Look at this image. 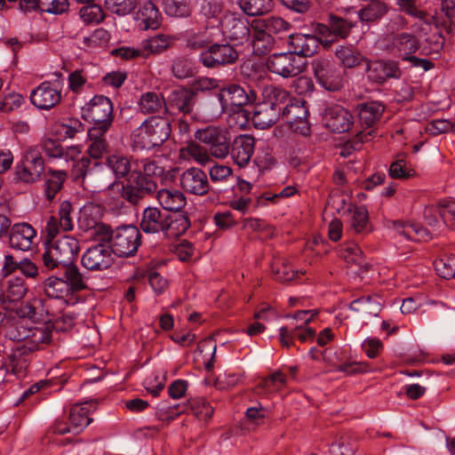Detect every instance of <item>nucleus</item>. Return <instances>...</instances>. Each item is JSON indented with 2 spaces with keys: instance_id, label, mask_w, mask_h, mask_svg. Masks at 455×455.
<instances>
[{
  "instance_id": "obj_27",
  "label": "nucleus",
  "mask_w": 455,
  "mask_h": 455,
  "mask_svg": "<svg viewBox=\"0 0 455 455\" xmlns=\"http://www.w3.org/2000/svg\"><path fill=\"white\" fill-rule=\"evenodd\" d=\"M153 148L160 147L171 134V124L166 118L150 116L144 121Z\"/></svg>"
},
{
  "instance_id": "obj_6",
  "label": "nucleus",
  "mask_w": 455,
  "mask_h": 455,
  "mask_svg": "<svg viewBox=\"0 0 455 455\" xmlns=\"http://www.w3.org/2000/svg\"><path fill=\"white\" fill-rule=\"evenodd\" d=\"M197 102V94L188 87H180L171 91L166 99V111L168 113H181L194 121H205L195 108Z\"/></svg>"
},
{
  "instance_id": "obj_59",
  "label": "nucleus",
  "mask_w": 455,
  "mask_h": 455,
  "mask_svg": "<svg viewBox=\"0 0 455 455\" xmlns=\"http://www.w3.org/2000/svg\"><path fill=\"white\" fill-rule=\"evenodd\" d=\"M273 274L275 280L286 283L303 275L305 272L293 269L287 260L283 259L280 265L273 266Z\"/></svg>"
},
{
  "instance_id": "obj_64",
  "label": "nucleus",
  "mask_w": 455,
  "mask_h": 455,
  "mask_svg": "<svg viewBox=\"0 0 455 455\" xmlns=\"http://www.w3.org/2000/svg\"><path fill=\"white\" fill-rule=\"evenodd\" d=\"M437 275L444 279L455 277V256H445L434 262Z\"/></svg>"
},
{
  "instance_id": "obj_25",
  "label": "nucleus",
  "mask_w": 455,
  "mask_h": 455,
  "mask_svg": "<svg viewBox=\"0 0 455 455\" xmlns=\"http://www.w3.org/2000/svg\"><path fill=\"white\" fill-rule=\"evenodd\" d=\"M9 244L12 249L28 251L31 249L36 236V229L28 223H15L8 230Z\"/></svg>"
},
{
  "instance_id": "obj_47",
  "label": "nucleus",
  "mask_w": 455,
  "mask_h": 455,
  "mask_svg": "<svg viewBox=\"0 0 455 455\" xmlns=\"http://www.w3.org/2000/svg\"><path fill=\"white\" fill-rule=\"evenodd\" d=\"M60 271L64 273V280L70 286L72 293L87 289L86 279L75 264V261L68 267H65Z\"/></svg>"
},
{
  "instance_id": "obj_20",
  "label": "nucleus",
  "mask_w": 455,
  "mask_h": 455,
  "mask_svg": "<svg viewBox=\"0 0 455 455\" xmlns=\"http://www.w3.org/2000/svg\"><path fill=\"white\" fill-rule=\"evenodd\" d=\"M180 182L185 192L195 196H204L211 188L207 174L197 167L184 171L180 177Z\"/></svg>"
},
{
  "instance_id": "obj_63",
  "label": "nucleus",
  "mask_w": 455,
  "mask_h": 455,
  "mask_svg": "<svg viewBox=\"0 0 455 455\" xmlns=\"http://www.w3.org/2000/svg\"><path fill=\"white\" fill-rule=\"evenodd\" d=\"M172 73L176 78L182 80L192 77L195 75V68L191 60L179 57L172 61Z\"/></svg>"
},
{
  "instance_id": "obj_57",
  "label": "nucleus",
  "mask_w": 455,
  "mask_h": 455,
  "mask_svg": "<svg viewBox=\"0 0 455 455\" xmlns=\"http://www.w3.org/2000/svg\"><path fill=\"white\" fill-rule=\"evenodd\" d=\"M78 14L85 25L100 24L105 19L103 9L96 4L83 6Z\"/></svg>"
},
{
  "instance_id": "obj_11",
  "label": "nucleus",
  "mask_w": 455,
  "mask_h": 455,
  "mask_svg": "<svg viewBox=\"0 0 455 455\" xmlns=\"http://www.w3.org/2000/svg\"><path fill=\"white\" fill-rule=\"evenodd\" d=\"M266 66L268 71L283 78L297 76L303 71L301 59L292 52L269 55Z\"/></svg>"
},
{
  "instance_id": "obj_54",
  "label": "nucleus",
  "mask_w": 455,
  "mask_h": 455,
  "mask_svg": "<svg viewBox=\"0 0 455 455\" xmlns=\"http://www.w3.org/2000/svg\"><path fill=\"white\" fill-rule=\"evenodd\" d=\"M238 4L243 12L249 16H261L273 8L272 0H239Z\"/></svg>"
},
{
  "instance_id": "obj_14",
  "label": "nucleus",
  "mask_w": 455,
  "mask_h": 455,
  "mask_svg": "<svg viewBox=\"0 0 455 455\" xmlns=\"http://www.w3.org/2000/svg\"><path fill=\"white\" fill-rule=\"evenodd\" d=\"M12 339L22 341L21 346L31 349V352L42 349L44 345L52 341V331L49 324L41 326L25 327L20 325L17 330V334L11 337Z\"/></svg>"
},
{
  "instance_id": "obj_53",
  "label": "nucleus",
  "mask_w": 455,
  "mask_h": 455,
  "mask_svg": "<svg viewBox=\"0 0 455 455\" xmlns=\"http://www.w3.org/2000/svg\"><path fill=\"white\" fill-rule=\"evenodd\" d=\"M188 403L184 404H168L167 403L163 402L157 405L156 415L159 420L172 421L180 414L188 412Z\"/></svg>"
},
{
  "instance_id": "obj_36",
  "label": "nucleus",
  "mask_w": 455,
  "mask_h": 455,
  "mask_svg": "<svg viewBox=\"0 0 455 455\" xmlns=\"http://www.w3.org/2000/svg\"><path fill=\"white\" fill-rule=\"evenodd\" d=\"M334 53L345 68H354L363 62H367V59L353 45H339Z\"/></svg>"
},
{
  "instance_id": "obj_23",
  "label": "nucleus",
  "mask_w": 455,
  "mask_h": 455,
  "mask_svg": "<svg viewBox=\"0 0 455 455\" xmlns=\"http://www.w3.org/2000/svg\"><path fill=\"white\" fill-rule=\"evenodd\" d=\"M366 73L369 80L377 84H383L389 78H400L402 71L396 61L374 60L366 62Z\"/></svg>"
},
{
  "instance_id": "obj_42",
  "label": "nucleus",
  "mask_w": 455,
  "mask_h": 455,
  "mask_svg": "<svg viewBox=\"0 0 455 455\" xmlns=\"http://www.w3.org/2000/svg\"><path fill=\"white\" fill-rule=\"evenodd\" d=\"M44 195L47 201L52 202L61 190L67 174L63 171L49 169L44 173Z\"/></svg>"
},
{
  "instance_id": "obj_44",
  "label": "nucleus",
  "mask_w": 455,
  "mask_h": 455,
  "mask_svg": "<svg viewBox=\"0 0 455 455\" xmlns=\"http://www.w3.org/2000/svg\"><path fill=\"white\" fill-rule=\"evenodd\" d=\"M338 256L350 265L363 267L364 263L363 251L352 241L345 242L339 246Z\"/></svg>"
},
{
  "instance_id": "obj_9",
  "label": "nucleus",
  "mask_w": 455,
  "mask_h": 455,
  "mask_svg": "<svg viewBox=\"0 0 455 455\" xmlns=\"http://www.w3.org/2000/svg\"><path fill=\"white\" fill-rule=\"evenodd\" d=\"M238 58L239 52L230 44L215 43L200 52L199 62L207 68H220L235 64Z\"/></svg>"
},
{
  "instance_id": "obj_52",
  "label": "nucleus",
  "mask_w": 455,
  "mask_h": 455,
  "mask_svg": "<svg viewBox=\"0 0 455 455\" xmlns=\"http://www.w3.org/2000/svg\"><path fill=\"white\" fill-rule=\"evenodd\" d=\"M27 292L24 280L21 277H14L8 281L5 291L0 297V301L4 304L5 301L16 302L20 300Z\"/></svg>"
},
{
  "instance_id": "obj_55",
  "label": "nucleus",
  "mask_w": 455,
  "mask_h": 455,
  "mask_svg": "<svg viewBox=\"0 0 455 455\" xmlns=\"http://www.w3.org/2000/svg\"><path fill=\"white\" fill-rule=\"evenodd\" d=\"M189 410L199 419L208 421L213 414V407L204 397H195L188 400Z\"/></svg>"
},
{
  "instance_id": "obj_43",
  "label": "nucleus",
  "mask_w": 455,
  "mask_h": 455,
  "mask_svg": "<svg viewBox=\"0 0 455 455\" xmlns=\"http://www.w3.org/2000/svg\"><path fill=\"white\" fill-rule=\"evenodd\" d=\"M291 27L288 21L278 16H271L265 20H253L251 21L252 29L264 28L270 35L286 32L290 30Z\"/></svg>"
},
{
  "instance_id": "obj_38",
  "label": "nucleus",
  "mask_w": 455,
  "mask_h": 455,
  "mask_svg": "<svg viewBox=\"0 0 455 455\" xmlns=\"http://www.w3.org/2000/svg\"><path fill=\"white\" fill-rule=\"evenodd\" d=\"M388 5L379 0H371L357 14L362 22L373 23L380 20L388 12Z\"/></svg>"
},
{
  "instance_id": "obj_22",
  "label": "nucleus",
  "mask_w": 455,
  "mask_h": 455,
  "mask_svg": "<svg viewBox=\"0 0 455 455\" xmlns=\"http://www.w3.org/2000/svg\"><path fill=\"white\" fill-rule=\"evenodd\" d=\"M221 28L224 35L238 44L248 41L252 30L251 23L247 19L236 17L235 14H228L223 18Z\"/></svg>"
},
{
  "instance_id": "obj_26",
  "label": "nucleus",
  "mask_w": 455,
  "mask_h": 455,
  "mask_svg": "<svg viewBox=\"0 0 455 455\" xmlns=\"http://www.w3.org/2000/svg\"><path fill=\"white\" fill-rule=\"evenodd\" d=\"M251 120L258 129H267L274 125L281 116V108H273L270 102L262 101L254 105Z\"/></svg>"
},
{
  "instance_id": "obj_48",
  "label": "nucleus",
  "mask_w": 455,
  "mask_h": 455,
  "mask_svg": "<svg viewBox=\"0 0 455 455\" xmlns=\"http://www.w3.org/2000/svg\"><path fill=\"white\" fill-rule=\"evenodd\" d=\"M106 164L118 180L126 177L131 172L130 159L123 154L109 155L106 158Z\"/></svg>"
},
{
  "instance_id": "obj_17",
  "label": "nucleus",
  "mask_w": 455,
  "mask_h": 455,
  "mask_svg": "<svg viewBox=\"0 0 455 455\" xmlns=\"http://www.w3.org/2000/svg\"><path fill=\"white\" fill-rule=\"evenodd\" d=\"M126 196L128 203L139 204L144 197L155 193L157 189L156 180H149L141 172L132 171L127 179Z\"/></svg>"
},
{
  "instance_id": "obj_5",
  "label": "nucleus",
  "mask_w": 455,
  "mask_h": 455,
  "mask_svg": "<svg viewBox=\"0 0 455 455\" xmlns=\"http://www.w3.org/2000/svg\"><path fill=\"white\" fill-rule=\"evenodd\" d=\"M44 160L36 147L27 148L22 155L20 164L15 167V176L18 180L33 184L42 179L45 173Z\"/></svg>"
},
{
  "instance_id": "obj_32",
  "label": "nucleus",
  "mask_w": 455,
  "mask_h": 455,
  "mask_svg": "<svg viewBox=\"0 0 455 455\" xmlns=\"http://www.w3.org/2000/svg\"><path fill=\"white\" fill-rule=\"evenodd\" d=\"M385 107L378 101H367L357 106L358 118L362 126L372 127L382 116Z\"/></svg>"
},
{
  "instance_id": "obj_58",
  "label": "nucleus",
  "mask_w": 455,
  "mask_h": 455,
  "mask_svg": "<svg viewBox=\"0 0 455 455\" xmlns=\"http://www.w3.org/2000/svg\"><path fill=\"white\" fill-rule=\"evenodd\" d=\"M182 152L186 153L195 162L203 166L212 162V156L208 148H205L194 141L188 143L187 147L182 149Z\"/></svg>"
},
{
  "instance_id": "obj_15",
  "label": "nucleus",
  "mask_w": 455,
  "mask_h": 455,
  "mask_svg": "<svg viewBox=\"0 0 455 455\" xmlns=\"http://www.w3.org/2000/svg\"><path fill=\"white\" fill-rule=\"evenodd\" d=\"M218 97L223 107L230 105L239 111L243 107L253 104L257 100V93L250 88L245 89L240 84H231L221 88Z\"/></svg>"
},
{
  "instance_id": "obj_41",
  "label": "nucleus",
  "mask_w": 455,
  "mask_h": 455,
  "mask_svg": "<svg viewBox=\"0 0 455 455\" xmlns=\"http://www.w3.org/2000/svg\"><path fill=\"white\" fill-rule=\"evenodd\" d=\"M44 294L54 299H64L72 294L70 286L65 282L64 278L49 276L44 283Z\"/></svg>"
},
{
  "instance_id": "obj_45",
  "label": "nucleus",
  "mask_w": 455,
  "mask_h": 455,
  "mask_svg": "<svg viewBox=\"0 0 455 455\" xmlns=\"http://www.w3.org/2000/svg\"><path fill=\"white\" fill-rule=\"evenodd\" d=\"M127 192L126 184L121 180L114 181L104 190L105 203L115 207L122 206L125 201L128 202Z\"/></svg>"
},
{
  "instance_id": "obj_28",
  "label": "nucleus",
  "mask_w": 455,
  "mask_h": 455,
  "mask_svg": "<svg viewBox=\"0 0 455 455\" xmlns=\"http://www.w3.org/2000/svg\"><path fill=\"white\" fill-rule=\"evenodd\" d=\"M32 354L31 349L26 348L21 345L13 347L8 355L11 372L18 378L26 376L31 363Z\"/></svg>"
},
{
  "instance_id": "obj_40",
  "label": "nucleus",
  "mask_w": 455,
  "mask_h": 455,
  "mask_svg": "<svg viewBox=\"0 0 455 455\" xmlns=\"http://www.w3.org/2000/svg\"><path fill=\"white\" fill-rule=\"evenodd\" d=\"M349 308L362 317L369 318L379 315L381 311V304L373 297L363 296L354 299L350 303Z\"/></svg>"
},
{
  "instance_id": "obj_7",
  "label": "nucleus",
  "mask_w": 455,
  "mask_h": 455,
  "mask_svg": "<svg viewBox=\"0 0 455 455\" xmlns=\"http://www.w3.org/2000/svg\"><path fill=\"white\" fill-rule=\"evenodd\" d=\"M140 230L132 225L117 228L112 233L111 247L114 254L119 258L135 255L141 244Z\"/></svg>"
},
{
  "instance_id": "obj_50",
  "label": "nucleus",
  "mask_w": 455,
  "mask_h": 455,
  "mask_svg": "<svg viewBox=\"0 0 455 455\" xmlns=\"http://www.w3.org/2000/svg\"><path fill=\"white\" fill-rule=\"evenodd\" d=\"M102 164L98 160L89 156H83L73 164V175L76 180H84L92 176L94 172L101 170Z\"/></svg>"
},
{
  "instance_id": "obj_12",
  "label": "nucleus",
  "mask_w": 455,
  "mask_h": 455,
  "mask_svg": "<svg viewBox=\"0 0 455 455\" xmlns=\"http://www.w3.org/2000/svg\"><path fill=\"white\" fill-rule=\"evenodd\" d=\"M109 244L98 243L85 250L81 258L82 266L92 272L105 271L115 263Z\"/></svg>"
},
{
  "instance_id": "obj_60",
  "label": "nucleus",
  "mask_w": 455,
  "mask_h": 455,
  "mask_svg": "<svg viewBox=\"0 0 455 455\" xmlns=\"http://www.w3.org/2000/svg\"><path fill=\"white\" fill-rule=\"evenodd\" d=\"M388 174L394 180H408L415 177L417 172L405 160L398 159L390 164Z\"/></svg>"
},
{
  "instance_id": "obj_24",
  "label": "nucleus",
  "mask_w": 455,
  "mask_h": 455,
  "mask_svg": "<svg viewBox=\"0 0 455 455\" xmlns=\"http://www.w3.org/2000/svg\"><path fill=\"white\" fill-rule=\"evenodd\" d=\"M167 225V212L157 207L148 206L141 213L140 228L145 234L165 235Z\"/></svg>"
},
{
  "instance_id": "obj_31",
  "label": "nucleus",
  "mask_w": 455,
  "mask_h": 455,
  "mask_svg": "<svg viewBox=\"0 0 455 455\" xmlns=\"http://www.w3.org/2000/svg\"><path fill=\"white\" fill-rule=\"evenodd\" d=\"M108 131L109 129L100 127H91L88 130L90 144L87 153L90 157L99 160L108 152L109 145L106 140V134Z\"/></svg>"
},
{
  "instance_id": "obj_8",
  "label": "nucleus",
  "mask_w": 455,
  "mask_h": 455,
  "mask_svg": "<svg viewBox=\"0 0 455 455\" xmlns=\"http://www.w3.org/2000/svg\"><path fill=\"white\" fill-rule=\"evenodd\" d=\"M194 137L201 143L207 146L212 157L225 159L229 153L228 132L215 125H208L203 129H196Z\"/></svg>"
},
{
  "instance_id": "obj_37",
  "label": "nucleus",
  "mask_w": 455,
  "mask_h": 455,
  "mask_svg": "<svg viewBox=\"0 0 455 455\" xmlns=\"http://www.w3.org/2000/svg\"><path fill=\"white\" fill-rule=\"evenodd\" d=\"M348 230L354 234H362L369 223L368 210L363 205H353L347 210Z\"/></svg>"
},
{
  "instance_id": "obj_1",
  "label": "nucleus",
  "mask_w": 455,
  "mask_h": 455,
  "mask_svg": "<svg viewBox=\"0 0 455 455\" xmlns=\"http://www.w3.org/2000/svg\"><path fill=\"white\" fill-rule=\"evenodd\" d=\"M80 250L79 241L72 235H63L53 241L46 235L42 253L44 267L49 270H60L73 263Z\"/></svg>"
},
{
  "instance_id": "obj_51",
  "label": "nucleus",
  "mask_w": 455,
  "mask_h": 455,
  "mask_svg": "<svg viewBox=\"0 0 455 455\" xmlns=\"http://www.w3.org/2000/svg\"><path fill=\"white\" fill-rule=\"evenodd\" d=\"M252 52L256 55H264L271 51L275 39L264 28L252 29Z\"/></svg>"
},
{
  "instance_id": "obj_30",
  "label": "nucleus",
  "mask_w": 455,
  "mask_h": 455,
  "mask_svg": "<svg viewBox=\"0 0 455 455\" xmlns=\"http://www.w3.org/2000/svg\"><path fill=\"white\" fill-rule=\"evenodd\" d=\"M156 199L164 210L178 212L187 204L183 192L175 188H163L157 191Z\"/></svg>"
},
{
  "instance_id": "obj_16",
  "label": "nucleus",
  "mask_w": 455,
  "mask_h": 455,
  "mask_svg": "<svg viewBox=\"0 0 455 455\" xmlns=\"http://www.w3.org/2000/svg\"><path fill=\"white\" fill-rule=\"evenodd\" d=\"M73 212L74 208L69 201L60 204L57 215H52L46 221L44 231L49 239H54L60 231L73 230Z\"/></svg>"
},
{
  "instance_id": "obj_34",
  "label": "nucleus",
  "mask_w": 455,
  "mask_h": 455,
  "mask_svg": "<svg viewBox=\"0 0 455 455\" xmlns=\"http://www.w3.org/2000/svg\"><path fill=\"white\" fill-rule=\"evenodd\" d=\"M138 20L144 29H156L161 25L162 15L156 5L148 0L140 7Z\"/></svg>"
},
{
  "instance_id": "obj_13",
  "label": "nucleus",
  "mask_w": 455,
  "mask_h": 455,
  "mask_svg": "<svg viewBox=\"0 0 455 455\" xmlns=\"http://www.w3.org/2000/svg\"><path fill=\"white\" fill-rule=\"evenodd\" d=\"M311 66L317 83L325 90L336 92L343 87V77L331 61L327 59H315Z\"/></svg>"
},
{
  "instance_id": "obj_21",
  "label": "nucleus",
  "mask_w": 455,
  "mask_h": 455,
  "mask_svg": "<svg viewBox=\"0 0 455 455\" xmlns=\"http://www.w3.org/2000/svg\"><path fill=\"white\" fill-rule=\"evenodd\" d=\"M323 120L325 126L332 132L337 133L348 132L354 124L352 114L339 105H331L326 108Z\"/></svg>"
},
{
  "instance_id": "obj_56",
  "label": "nucleus",
  "mask_w": 455,
  "mask_h": 455,
  "mask_svg": "<svg viewBox=\"0 0 455 455\" xmlns=\"http://www.w3.org/2000/svg\"><path fill=\"white\" fill-rule=\"evenodd\" d=\"M164 10L170 17L183 18L190 15V0H163Z\"/></svg>"
},
{
  "instance_id": "obj_62",
  "label": "nucleus",
  "mask_w": 455,
  "mask_h": 455,
  "mask_svg": "<svg viewBox=\"0 0 455 455\" xmlns=\"http://www.w3.org/2000/svg\"><path fill=\"white\" fill-rule=\"evenodd\" d=\"M131 144L134 149H152L153 145L144 122L132 132Z\"/></svg>"
},
{
  "instance_id": "obj_10",
  "label": "nucleus",
  "mask_w": 455,
  "mask_h": 455,
  "mask_svg": "<svg viewBox=\"0 0 455 455\" xmlns=\"http://www.w3.org/2000/svg\"><path fill=\"white\" fill-rule=\"evenodd\" d=\"M281 116L293 132L303 136L309 135L308 109L306 101L292 99L283 107Z\"/></svg>"
},
{
  "instance_id": "obj_2",
  "label": "nucleus",
  "mask_w": 455,
  "mask_h": 455,
  "mask_svg": "<svg viewBox=\"0 0 455 455\" xmlns=\"http://www.w3.org/2000/svg\"><path fill=\"white\" fill-rule=\"evenodd\" d=\"M420 48L419 39L411 33L400 32L393 34L387 40L386 50L400 58L403 61H407L413 68H421L428 71L434 68V63L427 59H421L414 56Z\"/></svg>"
},
{
  "instance_id": "obj_18",
  "label": "nucleus",
  "mask_w": 455,
  "mask_h": 455,
  "mask_svg": "<svg viewBox=\"0 0 455 455\" xmlns=\"http://www.w3.org/2000/svg\"><path fill=\"white\" fill-rule=\"evenodd\" d=\"M61 90L49 81L41 83L30 93L31 103L37 108L50 110L61 101Z\"/></svg>"
},
{
  "instance_id": "obj_19",
  "label": "nucleus",
  "mask_w": 455,
  "mask_h": 455,
  "mask_svg": "<svg viewBox=\"0 0 455 455\" xmlns=\"http://www.w3.org/2000/svg\"><path fill=\"white\" fill-rule=\"evenodd\" d=\"M228 148V156L234 164L243 168L249 164L254 153L255 139L250 134H240L229 141Z\"/></svg>"
},
{
  "instance_id": "obj_3",
  "label": "nucleus",
  "mask_w": 455,
  "mask_h": 455,
  "mask_svg": "<svg viewBox=\"0 0 455 455\" xmlns=\"http://www.w3.org/2000/svg\"><path fill=\"white\" fill-rule=\"evenodd\" d=\"M92 404L88 403L73 405L69 410L68 421L57 419L50 426L48 433L54 435H66L68 433H81L92 421Z\"/></svg>"
},
{
  "instance_id": "obj_4",
  "label": "nucleus",
  "mask_w": 455,
  "mask_h": 455,
  "mask_svg": "<svg viewBox=\"0 0 455 455\" xmlns=\"http://www.w3.org/2000/svg\"><path fill=\"white\" fill-rule=\"evenodd\" d=\"M82 117L93 124L92 127L110 129L114 122L113 103L104 95H95L81 109Z\"/></svg>"
},
{
  "instance_id": "obj_49",
  "label": "nucleus",
  "mask_w": 455,
  "mask_h": 455,
  "mask_svg": "<svg viewBox=\"0 0 455 455\" xmlns=\"http://www.w3.org/2000/svg\"><path fill=\"white\" fill-rule=\"evenodd\" d=\"M100 221V208L97 205L86 204L80 210L77 222L83 231H91Z\"/></svg>"
},
{
  "instance_id": "obj_61",
  "label": "nucleus",
  "mask_w": 455,
  "mask_h": 455,
  "mask_svg": "<svg viewBox=\"0 0 455 455\" xmlns=\"http://www.w3.org/2000/svg\"><path fill=\"white\" fill-rule=\"evenodd\" d=\"M222 8V4L218 0H203L200 4V13L205 19L213 20L217 25H221L223 20L220 18Z\"/></svg>"
},
{
  "instance_id": "obj_39",
  "label": "nucleus",
  "mask_w": 455,
  "mask_h": 455,
  "mask_svg": "<svg viewBox=\"0 0 455 455\" xmlns=\"http://www.w3.org/2000/svg\"><path fill=\"white\" fill-rule=\"evenodd\" d=\"M139 108L143 114L167 113L166 100L154 92L141 94L139 100Z\"/></svg>"
},
{
  "instance_id": "obj_46",
  "label": "nucleus",
  "mask_w": 455,
  "mask_h": 455,
  "mask_svg": "<svg viewBox=\"0 0 455 455\" xmlns=\"http://www.w3.org/2000/svg\"><path fill=\"white\" fill-rule=\"evenodd\" d=\"M174 42V37L170 35L157 34L141 42L143 49L149 54L161 53L167 50Z\"/></svg>"
},
{
  "instance_id": "obj_35",
  "label": "nucleus",
  "mask_w": 455,
  "mask_h": 455,
  "mask_svg": "<svg viewBox=\"0 0 455 455\" xmlns=\"http://www.w3.org/2000/svg\"><path fill=\"white\" fill-rule=\"evenodd\" d=\"M165 237L172 238L184 235L190 227V220L187 213L180 211L178 212H167V225Z\"/></svg>"
},
{
  "instance_id": "obj_29",
  "label": "nucleus",
  "mask_w": 455,
  "mask_h": 455,
  "mask_svg": "<svg viewBox=\"0 0 455 455\" xmlns=\"http://www.w3.org/2000/svg\"><path fill=\"white\" fill-rule=\"evenodd\" d=\"M279 337L281 344L290 347L294 345L296 339L302 343L313 341L315 337V330L311 327L303 328L302 325H296L293 328L283 326L280 328Z\"/></svg>"
},
{
  "instance_id": "obj_33",
  "label": "nucleus",
  "mask_w": 455,
  "mask_h": 455,
  "mask_svg": "<svg viewBox=\"0 0 455 455\" xmlns=\"http://www.w3.org/2000/svg\"><path fill=\"white\" fill-rule=\"evenodd\" d=\"M291 44L294 49L292 52L299 58L313 56L319 47V37L317 36L298 34L291 36Z\"/></svg>"
}]
</instances>
